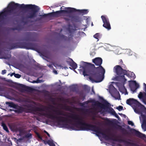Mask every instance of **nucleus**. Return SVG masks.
Returning a JSON list of instances; mask_svg holds the SVG:
<instances>
[{"label": "nucleus", "mask_w": 146, "mask_h": 146, "mask_svg": "<svg viewBox=\"0 0 146 146\" xmlns=\"http://www.w3.org/2000/svg\"><path fill=\"white\" fill-rule=\"evenodd\" d=\"M93 62L98 67H96L94 64L84 61L82 62L83 66V74L85 76H89V78L93 82H100L104 78L105 70L101 66L102 59L100 57H97L92 60Z\"/></svg>", "instance_id": "nucleus-1"}, {"label": "nucleus", "mask_w": 146, "mask_h": 146, "mask_svg": "<svg viewBox=\"0 0 146 146\" xmlns=\"http://www.w3.org/2000/svg\"><path fill=\"white\" fill-rule=\"evenodd\" d=\"M17 9L31 10L29 11L27 15V17L29 19H33L36 17V13L40 10L39 7L35 5L19 4L14 2H11L7 8H5L3 11L0 13V24L5 19V17L11 15L15 16L16 13L15 10Z\"/></svg>", "instance_id": "nucleus-2"}, {"label": "nucleus", "mask_w": 146, "mask_h": 146, "mask_svg": "<svg viewBox=\"0 0 146 146\" xmlns=\"http://www.w3.org/2000/svg\"><path fill=\"white\" fill-rule=\"evenodd\" d=\"M81 125L78 128V130L82 131L91 130L94 131L97 134H101L103 137L106 139L107 138H110V136L107 135L105 133H107L110 132V129H106L104 130L100 127L96 125L91 124L84 122H80Z\"/></svg>", "instance_id": "nucleus-3"}, {"label": "nucleus", "mask_w": 146, "mask_h": 146, "mask_svg": "<svg viewBox=\"0 0 146 146\" xmlns=\"http://www.w3.org/2000/svg\"><path fill=\"white\" fill-rule=\"evenodd\" d=\"M50 111H49L48 113H39V115L40 116H44L52 120L56 119V123H57L58 125L60 127H67L68 128H72V127L68 125L67 124H61V122H64L70 123L71 121V120L68 119L67 118L65 117L62 116H58L54 115L53 114L50 113Z\"/></svg>", "instance_id": "nucleus-4"}, {"label": "nucleus", "mask_w": 146, "mask_h": 146, "mask_svg": "<svg viewBox=\"0 0 146 146\" xmlns=\"http://www.w3.org/2000/svg\"><path fill=\"white\" fill-rule=\"evenodd\" d=\"M36 46L35 43L33 42H17L10 44L8 48L10 50L18 48L33 49Z\"/></svg>", "instance_id": "nucleus-5"}, {"label": "nucleus", "mask_w": 146, "mask_h": 146, "mask_svg": "<svg viewBox=\"0 0 146 146\" xmlns=\"http://www.w3.org/2000/svg\"><path fill=\"white\" fill-rule=\"evenodd\" d=\"M70 114V115L69 116V117L72 119L74 120L75 122H76L75 123L72 124V125H70L72 127V128H68L67 127H64V128H67L68 129H72L73 130H75L74 127V126H75L77 128H78L79 127L78 126H80L81 124L80 123V122H84L82 117L80 116L79 115L74 113H69ZM67 118V117H66ZM68 119L71 120V121L70 123L67 122L66 121L64 122H61V123H64L62 124H67L68 125L70 126V125H68V123L71 124L72 122V120L71 119H69L67 117Z\"/></svg>", "instance_id": "nucleus-6"}, {"label": "nucleus", "mask_w": 146, "mask_h": 146, "mask_svg": "<svg viewBox=\"0 0 146 146\" xmlns=\"http://www.w3.org/2000/svg\"><path fill=\"white\" fill-rule=\"evenodd\" d=\"M69 7H65V10H60L56 11V12H53L46 14L40 15L39 16L40 17V19H42L48 16L58 17L62 16H64L65 15H62V13L69 14H70V12L71 11V10L69 9Z\"/></svg>", "instance_id": "nucleus-7"}, {"label": "nucleus", "mask_w": 146, "mask_h": 146, "mask_svg": "<svg viewBox=\"0 0 146 146\" xmlns=\"http://www.w3.org/2000/svg\"><path fill=\"white\" fill-rule=\"evenodd\" d=\"M110 136V138H107L106 139L112 140L113 141H117L120 142H123L126 144L128 145L131 146H138V145L136 143L131 142L132 141L131 139H128L127 141L125 139H118V137L116 136L115 134L110 133V130L109 133H108Z\"/></svg>", "instance_id": "nucleus-8"}, {"label": "nucleus", "mask_w": 146, "mask_h": 146, "mask_svg": "<svg viewBox=\"0 0 146 146\" xmlns=\"http://www.w3.org/2000/svg\"><path fill=\"white\" fill-rule=\"evenodd\" d=\"M94 103V106L100 108L99 111H98L97 112H100L102 113H103L105 112V111L103 110L102 109L105 110L108 109L109 107L110 104L106 101H105L104 104L98 101H95Z\"/></svg>", "instance_id": "nucleus-9"}, {"label": "nucleus", "mask_w": 146, "mask_h": 146, "mask_svg": "<svg viewBox=\"0 0 146 146\" xmlns=\"http://www.w3.org/2000/svg\"><path fill=\"white\" fill-rule=\"evenodd\" d=\"M126 67L125 65L122 64L121 66L117 65L115 66L113 69V72L117 75L123 74L126 72Z\"/></svg>", "instance_id": "nucleus-10"}, {"label": "nucleus", "mask_w": 146, "mask_h": 146, "mask_svg": "<svg viewBox=\"0 0 146 146\" xmlns=\"http://www.w3.org/2000/svg\"><path fill=\"white\" fill-rule=\"evenodd\" d=\"M101 18L104 23L103 26L108 30H110L111 27L108 18L104 15H102Z\"/></svg>", "instance_id": "nucleus-11"}, {"label": "nucleus", "mask_w": 146, "mask_h": 146, "mask_svg": "<svg viewBox=\"0 0 146 146\" xmlns=\"http://www.w3.org/2000/svg\"><path fill=\"white\" fill-rule=\"evenodd\" d=\"M66 17H64V19L66 21H69L70 20V19H72L73 21L76 22H78L81 21V18L80 17L78 16H73L69 14L66 15Z\"/></svg>", "instance_id": "nucleus-12"}, {"label": "nucleus", "mask_w": 146, "mask_h": 146, "mask_svg": "<svg viewBox=\"0 0 146 146\" xmlns=\"http://www.w3.org/2000/svg\"><path fill=\"white\" fill-rule=\"evenodd\" d=\"M16 109L14 110V111L16 113H21L23 112H25L26 113H30L31 112L32 110L31 109H26L24 107L18 106L17 105L16 108H15Z\"/></svg>", "instance_id": "nucleus-13"}, {"label": "nucleus", "mask_w": 146, "mask_h": 146, "mask_svg": "<svg viewBox=\"0 0 146 146\" xmlns=\"http://www.w3.org/2000/svg\"><path fill=\"white\" fill-rule=\"evenodd\" d=\"M19 89L21 90L22 91H25L31 92L35 90L34 88L23 84H19Z\"/></svg>", "instance_id": "nucleus-14"}, {"label": "nucleus", "mask_w": 146, "mask_h": 146, "mask_svg": "<svg viewBox=\"0 0 146 146\" xmlns=\"http://www.w3.org/2000/svg\"><path fill=\"white\" fill-rule=\"evenodd\" d=\"M118 76H115L113 79V80L115 81H120L122 79H123L124 81L127 80L125 78L124 75H126L127 76L129 77L130 75L129 74L127 73V71L126 70L125 73L121 74H117Z\"/></svg>", "instance_id": "nucleus-15"}, {"label": "nucleus", "mask_w": 146, "mask_h": 146, "mask_svg": "<svg viewBox=\"0 0 146 146\" xmlns=\"http://www.w3.org/2000/svg\"><path fill=\"white\" fill-rule=\"evenodd\" d=\"M130 131L132 134H134L139 138L143 139L144 138L146 137V135L145 134L140 133L139 131H137L135 129L131 128Z\"/></svg>", "instance_id": "nucleus-16"}, {"label": "nucleus", "mask_w": 146, "mask_h": 146, "mask_svg": "<svg viewBox=\"0 0 146 146\" xmlns=\"http://www.w3.org/2000/svg\"><path fill=\"white\" fill-rule=\"evenodd\" d=\"M126 102L127 104L131 106L132 105H134L136 106L139 107L141 105V103L138 101L133 98H130L127 100Z\"/></svg>", "instance_id": "nucleus-17"}, {"label": "nucleus", "mask_w": 146, "mask_h": 146, "mask_svg": "<svg viewBox=\"0 0 146 146\" xmlns=\"http://www.w3.org/2000/svg\"><path fill=\"white\" fill-rule=\"evenodd\" d=\"M69 9L71 11L70 12V13L78 12L80 13V14L84 15L87 14L89 12L88 9H86L81 10L76 9L74 8L70 7H69Z\"/></svg>", "instance_id": "nucleus-18"}, {"label": "nucleus", "mask_w": 146, "mask_h": 146, "mask_svg": "<svg viewBox=\"0 0 146 146\" xmlns=\"http://www.w3.org/2000/svg\"><path fill=\"white\" fill-rule=\"evenodd\" d=\"M53 111L55 112L56 114L57 115H62L64 116H66L69 117L67 113L70 114L69 113H65L63 111L58 110H54Z\"/></svg>", "instance_id": "nucleus-19"}, {"label": "nucleus", "mask_w": 146, "mask_h": 146, "mask_svg": "<svg viewBox=\"0 0 146 146\" xmlns=\"http://www.w3.org/2000/svg\"><path fill=\"white\" fill-rule=\"evenodd\" d=\"M51 109L49 107L42 106V107H36L35 108V110L39 111H45V110L48 111V109Z\"/></svg>", "instance_id": "nucleus-20"}, {"label": "nucleus", "mask_w": 146, "mask_h": 146, "mask_svg": "<svg viewBox=\"0 0 146 146\" xmlns=\"http://www.w3.org/2000/svg\"><path fill=\"white\" fill-rule=\"evenodd\" d=\"M142 117L143 121L141 125V127L144 131H146V116L143 115Z\"/></svg>", "instance_id": "nucleus-21"}, {"label": "nucleus", "mask_w": 146, "mask_h": 146, "mask_svg": "<svg viewBox=\"0 0 146 146\" xmlns=\"http://www.w3.org/2000/svg\"><path fill=\"white\" fill-rule=\"evenodd\" d=\"M146 95L144 94V95H143V93L141 92H140L138 95V97L139 99H142L143 102L146 105V100L145 98Z\"/></svg>", "instance_id": "nucleus-22"}, {"label": "nucleus", "mask_w": 146, "mask_h": 146, "mask_svg": "<svg viewBox=\"0 0 146 146\" xmlns=\"http://www.w3.org/2000/svg\"><path fill=\"white\" fill-rule=\"evenodd\" d=\"M68 64L70 66L72 67V69L75 70L77 67V64L72 60V62H69Z\"/></svg>", "instance_id": "nucleus-23"}, {"label": "nucleus", "mask_w": 146, "mask_h": 146, "mask_svg": "<svg viewBox=\"0 0 146 146\" xmlns=\"http://www.w3.org/2000/svg\"><path fill=\"white\" fill-rule=\"evenodd\" d=\"M5 103L6 104L8 105L9 107L14 108H16L17 105L13 102H6Z\"/></svg>", "instance_id": "nucleus-24"}, {"label": "nucleus", "mask_w": 146, "mask_h": 146, "mask_svg": "<svg viewBox=\"0 0 146 146\" xmlns=\"http://www.w3.org/2000/svg\"><path fill=\"white\" fill-rule=\"evenodd\" d=\"M1 126L3 127L4 130L7 133H9V132L8 128L5 123L2 122L1 123Z\"/></svg>", "instance_id": "nucleus-25"}, {"label": "nucleus", "mask_w": 146, "mask_h": 146, "mask_svg": "<svg viewBox=\"0 0 146 146\" xmlns=\"http://www.w3.org/2000/svg\"><path fill=\"white\" fill-rule=\"evenodd\" d=\"M130 88L131 90L133 92V93L136 92L137 88H135L134 85H131Z\"/></svg>", "instance_id": "nucleus-26"}, {"label": "nucleus", "mask_w": 146, "mask_h": 146, "mask_svg": "<svg viewBox=\"0 0 146 146\" xmlns=\"http://www.w3.org/2000/svg\"><path fill=\"white\" fill-rule=\"evenodd\" d=\"M102 35L100 33H96L94 35V37L98 40H99V38H100L101 37Z\"/></svg>", "instance_id": "nucleus-27"}, {"label": "nucleus", "mask_w": 146, "mask_h": 146, "mask_svg": "<svg viewBox=\"0 0 146 146\" xmlns=\"http://www.w3.org/2000/svg\"><path fill=\"white\" fill-rule=\"evenodd\" d=\"M117 125V128L121 130L123 132H127V131L124 128H123L121 126L119 125Z\"/></svg>", "instance_id": "nucleus-28"}, {"label": "nucleus", "mask_w": 146, "mask_h": 146, "mask_svg": "<svg viewBox=\"0 0 146 146\" xmlns=\"http://www.w3.org/2000/svg\"><path fill=\"white\" fill-rule=\"evenodd\" d=\"M35 134L36 135L37 137L39 139H42V136L40 135L39 133L37 132L36 131H35Z\"/></svg>", "instance_id": "nucleus-29"}, {"label": "nucleus", "mask_w": 146, "mask_h": 146, "mask_svg": "<svg viewBox=\"0 0 146 146\" xmlns=\"http://www.w3.org/2000/svg\"><path fill=\"white\" fill-rule=\"evenodd\" d=\"M60 37L61 38L64 39L65 40H67L68 39V38L67 36L63 35H61Z\"/></svg>", "instance_id": "nucleus-30"}, {"label": "nucleus", "mask_w": 146, "mask_h": 146, "mask_svg": "<svg viewBox=\"0 0 146 146\" xmlns=\"http://www.w3.org/2000/svg\"><path fill=\"white\" fill-rule=\"evenodd\" d=\"M25 137L26 138H31L32 137V134L31 133H28L25 135Z\"/></svg>", "instance_id": "nucleus-31"}, {"label": "nucleus", "mask_w": 146, "mask_h": 146, "mask_svg": "<svg viewBox=\"0 0 146 146\" xmlns=\"http://www.w3.org/2000/svg\"><path fill=\"white\" fill-rule=\"evenodd\" d=\"M47 143L50 146H51L52 145L54 144V143L53 142V141L52 140H49L47 141Z\"/></svg>", "instance_id": "nucleus-32"}, {"label": "nucleus", "mask_w": 146, "mask_h": 146, "mask_svg": "<svg viewBox=\"0 0 146 146\" xmlns=\"http://www.w3.org/2000/svg\"><path fill=\"white\" fill-rule=\"evenodd\" d=\"M52 64L55 67H56V66L60 67L61 66L60 65H59L57 64L56 62H52Z\"/></svg>", "instance_id": "nucleus-33"}, {"label": "nucleus", "mask_w": 146, "mask_h": 146, "mask_svg": "<svg viewBox=\"0 0 146 146\" xmlns=\"http://www.w3.org/2000/svg\"><path fill=\"white\" fill-rule=\"evenodd\" d=\"M71 90L73 92H75L77 88L75 86H72L70 88Z\"/></svg>", "instance_id": "nucleus-34"}, {"label": "nucleus", "mask_w": 146, "mask_h": 146, "mask_svg": "<svg viewBox=\"0 0 146 146\" xmlns=\"http://www.w3.org/2000/svg\"><path fill=\"white\" fill-rule=\"evenodd\" d=\"M89 102V101H87L83 103H80V105L81 106H83L85 104H88Z\"/></svg>", "instance_id": "nucleus-35"}, {"label": "nucleus", "mask_w": 146, "mask_h": 146, "mask_svg": "<svg viewBox=\"0 0 146 146\" xmlns=\"http://www.w3.org/2000/svg\"><path fill=\"white\" fill-rule=\"evenodd\" d=\"M110 112L113 115L116 113L115 111L112 108L110 110Z\"/></svg>", "instance_id": "nucleus-36"}, {"label": "nucleus", "mask_w": 146, "mask_h": 146, "mask_svg": "<svg viewBox=\"0 0 146 146\" xmlns=\"http://www.w3.org/2000/svg\"><path fill=\"white\" fill-rule=\"evenodd\" d=\"M65 109L67 111H71V109L70 108V107L68 106H65Z\"/></svg>", "instance_id": "nucleus-37"}, {"label": "nucleus", "mask_w": 146, "mask_h": 146, "mask_svg": "<svg viewBox=\"0 0 146 146\" xmlns=\"http://www.w3.org/2000/svg\"><path fill=\"white\" fill-rule=\"evenodd\" d=\"M14 76L17 78H19L21 77V75L18 74H15L14 73Z\"/></svg>", "instance_id": "nucleus-38"}, {"label": "nucleus", "mask_w": 146, "mask_h": 146, "mask_svg": "<svg viewBox=\"0 0 146 146\" xmlns=\"http://www.w3.org/2000/svg\"><path fill=\"white\" fill-rule=\"evenodd\" d=\"M116 109L118 110L119 111H121L123 110V107L121 106H119L117 107Z\"/></svg>", "instance_id": "nucleus-39"}, {"label": "nucleus", "mask_w": 146, "mask_h": 146, "mask_svg": "<svg viewBox=\"0 0 146 146\" xmlns=\"http://www.w3.org/2000/svg\"><path fill=\"white\" fill-rule=\"evenodd\" d=\"M133 82H134L135 83V88H137V89L139 87V85L135 81H132Z\"/></svg>", "instance_id": "nucleus-40"}, {"label": "nucleus", "mask_w": 146, "mask_h": 146, "mask_svg": "<svg viewBox=\"0 0 146 146\" xmlns=\"http://www.w3.org/2000/svg\"><path fill=\"white\" fill-rule=\"evenodd\" d=\"M128 124L131 125L132 126H133L134 125L133 123L131 121H128Z\"/></svg>", "instance_id": "nucleus-41"}, {"label": "nucleus", "mask_w": 146, "mask_h": 146, "mask_svg": "<svg viewBox=\"0 0 146 146\" xmlns=\"http://www.w3.org/2000/svg\"><path fill=\"white\" fill-rule=\"evenodd\" d=\"M84 89L85 91H86L88 92L90 90V88L87 86H85L84 87Z\"/></svg>", "instance_id": "nucleus-42"}, {"label": "nucleus", "mask_w": 146, "mask_h": 146, "mask_svg": "<svg viewBox=\"0 0 146 146\" xmlns=\"http://www.w3.org/2000/svg\"><path fill=\"white\" fill-rule=\"evenodd\" d=\"M24 40L26 41H28L30 40V38L29 37H25Z\"/></svg>", "instance_id": "nucleus-43"}, {"label": "nucleus", "mask_w": 146, "mask_h": 146, "mask_svg": "<svg viewBox=\"0 0 146 146\" xmlns=\"http://www.w3.org/2000/svg\"><path fill=\"white\" fill-rule=\"evenodd\" d=\"M123 64V62L122 61V60L121 59H120L119 60V65H121V64Z\"/></svg>", "instance_id": "nucleus-44"}, {"label": "nucleus", "mask_w": 146, "mask_h": 146, "mask_svg": "<svg viewBox=\"0 0 146 146\" xmlns=\"http://www.w3.org/2000/svg\"><path fill=\"white\" fill-rule=\"evenodd\" d=\"M6 70H2L1 73L3 75L6 74Z\"/></svg>", "instance_id": "nucleus-45"}, {"label": "nucleus", "mask_w": 146, "mask_h": 146, "mask_svg": "<svg viewBox=\"0 0 146 146\" xmlns=\"http://www.w3.org/2000/svg\"><path fill=\"white\" fill-rule=\"evenodd\" d=\"M47 65L48 67H49L50 68H52L53 69V68H54L52 64H48Z\"/></svg>", "instance_id": "nucleus-46"}, {"label": "nucleus", "mask_w": 146, "mask_h": 146, "mask_svg": "<svg viewBox=\"0 0 146 146\" xmlns=\"http://www.w3.org/2000/svg\"><path fill=\"white\" fill-rule=\"evenodd\" d=\"M53 72L54 74H58V73H57V71L56 70H55L54 68H53Z\"/></svg>", "instance_id": "nucleus-47"}, {"label": "nucleus", "mask_w": 146, "mask_h": 146, "mask_svg": "<svg viewBox=\"0 0 146 146\" xmlns=\"http://www.w3.org/2000/svg\"><path fill=\"white\" fill-rule=\"evenodd\" d=\"M113 115L116 117L118 118V119L119 118V116L117 115V114L116 113H115Z\"/></svg>", "instance_id": "nucleus-48"}, {"label": "nucleus", "mask_w": 146, "mask_h": 146, "mask_svg": "<svg viewBox=\"0 0 146 146\" xmlns=\"http://www.w3.org/2000/svg\"><path fill=\"white\" fill-rule=\"evenodd\" d=\"M16 28L17 29V30L18 31H20L21 29V28L20 26H18L16 27Z\"/></svg>", "instance_id": "nucleus-49"}, {"label": "nucleus", "mask_w": 146, "mask_h": 146, "mask_svg": "<svg viewBox=\"0 0 146 146\" xmlns=\"http://www.w3.org/2000/svg\"><path fill=\"white\" fill-rule=\"evenodd\" d=\"M4 89L2 87L0 86V91H3Z\"/></svg>", "instance_id": "nucleus-50"}, {"label": "nucleus", "mask_w": 146, "mask_h": 146, "mask_svg": "<svg viewBox=\"0 0 146 146\" xmlns=\"http://www.w3.org/2000/svg\"><path fill=\"white\" fill-rule=\"evenodd\" d=\"M17 28H16V27H14V28H12V29L13 30H17Z\"/></svg>", "instance_id": "nucleus-51"}, {"label": "nucleus", "mask_w": 146, "mask_h": 146, "mask_svg": "<svg viewBox=\"0 0 146 146\" xmlns=\"http://www.w3.org/2000/svg\"><path fill=\"white\" fill-rule=\"evenodd\" d=\"M39 81V80H37V81H33V82H35L36 83H38L40 82Z\"/></svg>", "instance_id": "nucleus-52"}, {"label": "nucleus", "mask_w": 146, "mask_h": 146, "mask_svg": "<svg viewBox=\"0 0 146 146\" xmlns=\"http://www.w3.org/2000/svg\"><path fill=\"white\" fill-rule=\"evenodd\" d=\"M47 135L49 137H50V134L48 133V132H46V133Z\"/></svg>", "instance_id": "nucleus-53"}, {"label": "nucleus", "mask_w": 146, "mask_h": 146, "mask_svg": "<svg viewBox=\"0 0 146 146\" xmlns=\"http://www.w3.org/2000/svg\"><path fill=\"white\" fill-rule=\"evenodd\" d=\"M14 73H14H12V74H11V76H13V75H14V74H13V73Z\"/></svg>", "instance_id": "nucleus-54"}, {"label": "nucleus", "mask_w": 146, "mask_h": 146, "mask_svg": "<svg viewBox=\"0 0 146 146\" xmlns=\"http://www.w3.org/2000/svg\"><path fill=\"white\" fill-rule=\"evenodd\" d=\"M94 109L96 111L97 110V108H94Z\"/></svg>", "instance_id": "nucleus-55"}, {"label": "nucleus", "mask_w": 146, "mask_h": 146, "mask_svg": "<svg viewBox=\"0 0 146 146\" xmlns=\"http://www.w3.org/2000/svg\"><path fill=\"white\" fill-rule=\"evenodd\" d=\"M144 84L145 86V88L146 87V84H145V83H144Z\"/></svg>", "instance_id": "nucleus-56"}, {"label": "nucleus", "mask_w": 146, "mask_h": 146, "mask_svg": "<svg viewBox=\"0 0 146 146\" xmlns=\"http://www.w3.org/2000/svg\"><path fill=\"white\" fill-rule=\"evenodd\" d=\"M50 107H51L52 108H54V106H52L50 105Z\"/></svg>", "instance_id": "nucleus-57"}, {"label": "nucleus", "mask_w": 146, "mask_h": 146, "mask_svg": "<svg viewBox=\"0 0 146 146\" xmlns=\"http://www.w3.org/2000/svg\"><path fill=\"white\" fill-rule=\"evenodd\" d=\"M92 91L93 92L94 94H95V92L93 90H92Z\"/></svg>", "instance_id": "nucleus-58"}, {"label": "nucleus", "mask_w": 146, "mask_h": 146, "mask_svg": "<svg viewBox=\"0 0 146 146\" xmlns=\"http://www.w3.org/2000/svg\"><path fill=\"white\" fill-rule=\"evenodd\" d=\"M85 96H83V100H84V99H85Z\"/></svg>", "instance_id": "nucleus-59"}, {"label": "nucleus", "mask_w": 146, "mask_h": 146, "mask_svg": "<svg viewBox=\"0 0 146 146\" xmlns=\"http://www.w3.org/2000/svg\"><path fill=\"white\" fill-rule=\"evenodd\" d=\"M44 132H45V133H46V132H46V131H44Z\"/></svg>", "instance_id": "nucleus-60"}, {"label": "nucleus", "mask_w": 146, "mask_h": 146, "mask_svg": "<svg viewBox=\"0 0 146 146\" xmlns=\"http://www.w3.org/2000/svg\"><path fill=\"white\" fill-rule=\"evenodd\" d=\"M119 115L122 114L119 113Z\"/></svg>", "instance_id": "nucleus-61"}, {"label": "nucleus", "mask_w": 146, "mask_h": 146, "mask_svg": "<svg viewBox=\"0 0 146 146\" xmlns=\"http://www.w3.org/2000/svg\"><path fill=\"white\" fill-rule=\"evenodd\" d=\"M124 115V116H125V115Z\"/></svg>", "instance_id": "nucleus-62"}, {"label": "nucleus", "mask_w": 146, "mask_h": 146, "mask_svg": "<svg viewBox=\"0 0 146 146\" xmlns=\"http://www.w3.org/2000/svg\"><path fill=\"white\" fill-rule=\"evenodd\" d=\"M127 94H128V93L127 92Z\"/></svg>", "instance_id": "nucleus-63"}, {"label": "nucleus", "mask_w": 146, "mask_h": 146, "mask_svg": "<svg viewBox=\"0 0 146 146\" xmlns=\"http://www.w3.org/2000/svg\"><path fill=\"white\" fill-rule=\"evenodd\" d=\"M62 7H61L60 9H62Z\"/></svg>", "instance_id": "nucleus-64"}]
</instances>
